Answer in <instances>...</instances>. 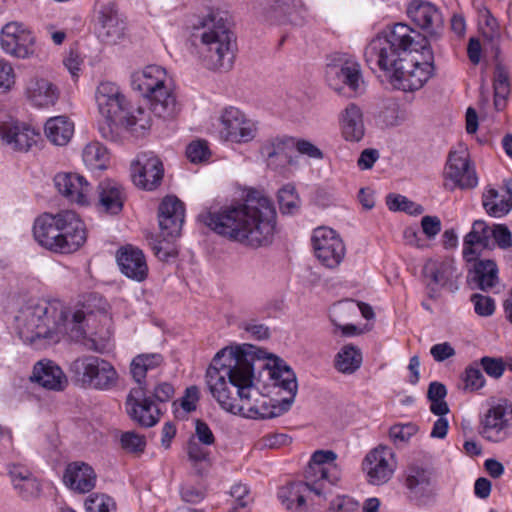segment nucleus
Masks as SVG:
<instances>
[{
  "mask_svg": "<svg viewBox=\"0 0 512 512\" xmlns=\"http://www.w3.org/2000/svg\"><path fill=\"white\" fill-rule=\"evenodd\" d=\"M254 355L242 347H225L213 357L205 374L206 385L219 406L249 419L279 416L292 404L297 393L295 374L287 365L276 362L269 370L273 385L287 392L281 407L262 395L253 385Z\"/></svg>",
  "mask_w": 512,
  "mask_h": 512,
  "instance_id": "obj_1",
  "label": "nucleus"
},
{
  "mask_svg": "<svg viewBox=\"0 0 512 512\" xmlns=\"http://www.w3.org/2000/svg\"><path fill=\"white\" fill-rule=\"evenodd\" d=\"M212 231L244 245L268 244L276 227V210L272 200L255 188L243 190L241 202H232L218 211L202 216Z\"/></svg>",
  "mask_w": 512,
  "mask_h": 512,
  "instance_id": "obj_2",
  "label": "nucleus"
},
{
  "mask_svg": "<svg viewBox=\"0 0 512 512\" xmlns=\"http://www.w3.org/2000/svg\"><path fill=\"white\" fill-rule=\"evenodd\" d=\"M336 459L337 455L332 450L315 451L304 470V481L290 482L278 489L277 497L281 504L292 512H306L311 493L325 496L328 488L340 480L341 471Z\"/></svg>",
  "mask_w": 512,
  "mask_h": 512,
  "instance_id": "obj_3",
  "label": "nucleus"
},
{
  "mask_svg": "<svg viewBox=\"0 0 512 512\" xmlns=\"http://www.w3.org/2000/svg\"><path fill=\"white\" fill-rule=\"evenodd\" d=\"M16 322L20 339L43 349L68 333L69 308L59 300L41 301L22 310Z\"/></svg>",
  "mask_w": 512,
  "mask_h": 512,
  "instance_id": "obj_4",
  "label": "nucleus"
},
{
  "mask_svg": "<svg viewBox=\"0 0 512 512\" xmlns=\"http://www.w3.org/2000/svg\"><path fill=\"white\" fill-rule=\"evenodd\" d=\"M32 231L40 246L61 254L77 251L87 238L84 222L75 212L69 210L39 215L34 221Z\"/></svg>",
  "mask_w": 512,
  "mask_h": 512,
  "instance_id": "obj_5",
  "label": "nucleus"
},
{
  "mask_svg": "<svg viewBox=\"0 0 512 512\" xmlns=\"http://www.w3.org/2000/svg\"><path fill=\"white\" fill-rule=\"evenodd\" d=\"M200 38V58L209 70H229L232 68L236 37L230 30L226 17L219 11L211 10L197 27Z\"/></svg>",
  "mask_w": 512,
  "mask_h": 512,
  "instance_id": "obj_6",
  "label": "nucleus"
},
{
  "mask_svg": "<svg viewBox=\"0 0 512 512\" xmlns=\"http://www.w3.org/2000/svg\"><path fill=\"white\" fill-rule=\"evenodd\" d=\"M423 37L405 23H397L371 40L366 47L368 62L375 63L389 78L410 50L420 46Z\"/></svg>",
  "mask_w": 512,
  "mask_h": 512,
  "instance_id": "obj_7",
  "label": "nucleus"
},
{
  "mask_svg": "<svg viewBox=\"0 0 512 512\" xmlns=\"http://www.w3.org/2000/svg\"><path fill=\"white\" fill-rule=\"evenodd\" d=\"M95 98L100 114L109 121L119 120L133 136H142L150 129V111L140 106L128 109L126 98L115 83L101 82Z\"/></svg>",
  "mask_w": 512,
  "mask_h": 512,
  "instance_id": "obj_8",
  "label": "nucleus"
},
{
  "mask_svg": "<svg viewBox=\"0 0 512 512\" xmlns=\"http://www.w3.org/2000/svg\"><path fill=\"white\" fill-rule=\"evenodd\" d=\"M168 80L166 69L159 65H148L131 75L133 90L147 98L153 113L161 118L172 117L176 109V98Z\"/></svg>",
  "mask_w": 512,
  "mask_h": 512,
  "instance_id": "obj_9",
  "label": "nucleus"
},
{
  "mask_svg": "<svg viewBox=\"0 0 512 512\" xmlns=\"http://www.w3.org/2000/svg\"><path fill=\"white\" fill-rule=\"evenodd\" d=\"M434 73L433 54L427 41L420 40V46L410 50L393 69L389 80L391 84L403 91H416L422 88Z\"/></svg>",
  "mask_w": 512,
  "mask_h": 512,
  "instance_id": "obj_10",
  "label": "nucleus"
},
{
  "mask_svg": "<svg viewBox=\"0 0 512 512\" xmlns=\"http://www.w3.org/2000/svg\"><path fill=\"white\" fill-rule=\"evenodd\" d=\"M70 372L75 381L84 388L108 391L117 385L118 373L107 360L94 356L83 355L70 365Z\"/></svg>",
  "mask_w": 512,
  "mask_h": 512,
  "instance_id": "obj_11",
  "label": "nucleus"
},
{
  "mask_svg": "<svg viewBox=\"0 0 512 512\" xmlns=\"http://www.w3.org/2000/svg\"><path fill=\"white\" fill-rule=\"evenodd\" d=\"M479 435L492 443H501L512 434V403L500 399L488 405L479 415Z\"/></svg>",
  "mask_w": 512,
  "mask_h": 512,
  "instance_id": "obj_12",
  "label": "nucleus"
},
{
  "mask_svg": "<svg viewBox=\"0 0 512 512\" xmlns=\"http://www.w3.org/2000/svg\"><path fill=\"white\" fill-rule=\"evenodd\" d=\"M443 186L449 191L473 189L478 185L475 166L466 147L449 152L443 169Z\"/></svg>",
  "mask_w": 512,
  "mask_h": 512,
  "instance_id": "obj_13",
  "label": "nucleus"
},
{
  "mask_svg": "<svg viewBox=\"0 0 512 512\" xmlns=\"http://www.w3.org/2000/svg\"><path fill=\"white\" fill-rule=\"evenodd\" d=\"M95 320L104 323L110 320L109 304L103 296L92 292L82 296L73 312L69 310L68 332L75 333L76 338H83L85 327H90Z\"/></svg>",
  "mask_w": 512,
  "mask_h": 512,
  "instance_id": "obj_14",
  "label": "nucleus"
},
{
  "mask_svg": "<svg viewBox=\"0 0 512 512\" xmlns=\"http://www.w3.org/2000/svg\"><path fill=\"white\" fill-rule=\"evenodd\" d=\"M398 467L397 458L392 449L378 445L371 449L361 463L366 481L373 486H382L394 476Z\"/></svg>",
  "mask_w": 512,
  "mask_h": 512,
  "instance_id": "obj_15",
  "label": "nucleus"
},
{
  "mask_svg": "<svg viewBox=\"0 0 512 512\" xmlns=\"http://www.w3.org/2000/svg\"><path fill=\"white\" fill-rule=\"evenodd\" d=\"M310 241L314 256L323 266L333 269L343 261L346 248L334 229L318 226L313 229Z\"/></svg>",
  "mask_w": 512,
  "mask_h": 512,
  "instance_id": "obj_16",
  "label": "nucleus"
},
{
  "mask_svg": "<svg viewBox=\"0 0 512 512\" xmlns=\"http://www.w3.org/2000/svg\"><path fill=\"white\" fill-rule=\"evenodd\" d=\"M219 121V135L224 141L242 144L252 141L256 136V122L234 106L225 107Z\"/></svg>",
  "mask_w": 512,
  "mask_h": 512,
  "instance_id": "obj_17",
  "label": "nucleus"
},
{
  "mask_svg": "<svg viewBox=\"0 0 512 512\" xmlns=\"http://www.w3.org/2000/svg\"><path fill=\"white\" fill-rule=\"evenodd\" d=\"M94 22L98 37L115 44L123 38L126 24L120 18L117 4L112 0H97L94 5Z\"/></svg>",
  "mask_w": 512,
  "mask_h": 512,
  "instance_id": "obj_18",
  "label": "nucleus"
},
{
  "mask_svg": "<svg viewBox=\"0 0 512 512\" xmlns=\"http://www.w3.org/2000/svg\"><path fill=\"white\" fill-rule=\"evenodd\" d=\"M0 46L6 54L25 59L34 53L35 36L25 24L11 21L1 29Z\"/></svg>",
  "mask_w": 512,
  "mask_h": 512,
  "instance_id": "obj_19",
  "label": "nucleus"
},
{
  "mask_svg": "<svg viewBox=\"0 0 512 512\" xmlns=\"http://www.w3.org/2000/svg\"><path fill=\"white\" fill-rule=\"evenodd\" d=\"M40 133L31 125L13 117L0 120V138L11 149L28 152L40 139Z\"/></svg>",
  "mask_w": 512,
  "mask_h": 512,
  "instance_id": "obj_20",
  "label": "nucleus"
},
{
  "mask_svg": "<svg viewBox=\"0 0 512 512\" xmlns=\"http://www.w3.org/2000/svg\"><path fill=\"white\" fill-rule=\"evenodd\" d=\"M162 161L154 154H139L131 164V178L134 185L142 190L153 191L163 180Z\"/></svg>",
  "mask_w": 512,
  "mask_h": 512,
  "instance_id": "obj_21",
  "label": "nucleus"
},
{
  "mask_svg": "<svg viewBox=\"0 0 512 512\" xmlns=\"http://www.w3.org/2000/svg\"><path fill=\"white\" fill-rule=\"evenodd\" d=\"M185 219L184 203L174 195L164 197L158 208L160 236L178 238Z\"/></svg>",
  "mask_w": 512,
  "mask_h": 512,
  "instance_id": "obj_22",
  "label": "nucleus"
},
{
  "mask_svg": "<svg viewBox=\"0 0 512 512\" xmlns=\"http://www.w3.org/2000/svg\"><path fill=\"white\" fill-rule=\"evenodd\" d=\"M126 405L131 418L143 427H152L160 420V409L145 395L142 386L130 391Z\"/></svg>",
  "mask_w": 512,
  "mask_h": 512,
  "instance_id": "obj_23",
  "label": "nucleus"
},
{
  "mask_svg": "<svg viewBox=\"0 0 512 512\" xmlns=\"http://www.w3.org/2000/svg\"><path fill=\"white\" fill-rule=\"evenodd\" d=\"M116 261L120 272L128 279L135 282L147 279L149 268L141 249L130 244L122 246L116 252Z\"/></svg>",
  "mask_w": 512,
  "mask_h": 512,
  "instance_id": "obj_24",
  "label": "nucleus"
},
{
  "mask_svg": "<svg viewBox=\"0 0 512 512\" xmlns=\"http://www.w3.org/2000/svg\"><path fill=\"white\" fill-rule=\"evenodd\" d=\"M406 13L409 19L430 35L438 33L443 26L442 13L436 5L425 0H412Z\"/></svg>",
  "mask_w": 512,
  "mask_h": 512,
  "instance_id": "obj_25",
  "label": "nucleus"
},
{
  "mask_svg": "<svg viewBox=\"0 0 512 512\" xmlns=\"http://www.w3.org/2000/svg\"><path fill=\"white\" fill-rule=\"evenodd\" d=\"M55 186L60 194L70 202L88 205L92 194V185L80 174L58 173L54 177Z\"/></svg>",
  "mask_w": 512,
  "mask_h": 512,
  "instance_id": "obj_26",
  "label": "nucleus"
},
{
  "mask_svg": "<svg viewBox=\"0 0 512 512\" xmlns=\"http://www.w3.org/2000/svg\"><path fill=\"white\" fill-rule=\"evenodd\" d=\"M326 81L339 95H346L344 89L352 91V66L347 54L337 52L328 57Z\"/></svg>",
  "mask_w": 512,
  "mask_h": 512,
  "instance_id": "obj_27",
  "label": "nucleus"
},
{
  "mask_svg": "<svg viewBox=\"0 0 512 512\" xmlns=\"http://www.w3.org/2000/svg\"><path fill=\"white\" fill-rule=\"evenodd\" d=\"M306 9L301 0H270L265 8V19L271 24H300Z\"/></svg>",
  "mask_w": 512,
  "mask_h": 512,
  "instance_id": "obj_28",
  "label": "nucleus"
},
{
  "mask_svg": "<svg viewBox=\"0 0 512 512\" xmlns=\"http://www.w3.org/2000/svg\"><path fill=\"white\" fill-rule=\"evenodd\" d=\"M96 481L94 469L85 462L74 461L65 468L63 482L74 492L88 493L95 488Z\"/></svg>",
  "mask_w": 512,
  "mask_h": 512,
  "instance_id": "obj_29",
  "label": "nucleus"
},
{
  "mask_svg": "<svg viewBox=\"0 0 512 512\" xmlns=\"http://www.w3.org/2000/svg\"><path fill=\"white\" fill-rule=\"evenodd\" d=\"M97 194L99 211L110 215H117L122 211L126 200V192L122 184L112 179H105L98 184Z\"/></svg>",
  "mask_w": 512,
  "mask_h": 512,
  "instance_id": "obj_30",
  "label": "nucleus"
},
{
  "mask_svg": "<svg viewBox=\"0 0 512 512\" xmlns=\"http://www.w3.org/2000/svg\"><path fill=\"white\" fill-rule=\"evenodd\" d=\"M31 380L47 390L63 391L68 380L63 370L52 360L43 359L33 367Z\"/></svg>",
  "mask_w": 512,
  "mask_h": 512,
  "instance_id": "obj_31",
  "label": "nucleus"
},
{
  "mask_svg": "<svg viewBox=\"0 0 512 512\" xmlns=\"http://www.w3.org/2000/svg\"><path fill=\"white\" fill-rule=\"evenodd\" d=\"M424 274L429 279L432 289L452 288L458 278L457 268L452 259L429 260L424 266Z\"/></svg>",
  "mask_w": 512,
  "mask_h": 512,
  "instance_id": "obj_32",
  "label": "nucleus"
},
{
  "mask_svg": "<svg viewBox=\"0 0 512 512\" xmlns=\"http://www.w3.org/2000/svg\"><path fill=\"white\" fill-rule=\"evenodd\" d=\"M7 470L14 488L23 498L33 497L40 490V482L32 470L23 463H11Z\"/></svg>",
  "mask_w": 512,
  "mask_h": 512,
  "instance_id": "obj_33",
  "label": "nucleus"
},
{
  "mask_svg": "<svg viewBox=\"0 0 512 512\" xmlns=\"http://www.w3.org/2000/svg\"><path fill=\"white\" fill-rule=\"evenodd\" d=\"M489 226L483 220L473 222L471 230L463 239L462 255L465 261H476L480 254V246H486Z\"/></svg>",
  "mask_w": 512,
  "mask_h": 512,
  "instance_id": "obj_34",
  "label": "nucleus"
},
{
  "mask_svg": "<svg viewBox=\"0 0 512 512\" xmlns=\"http://www.w3.org/2000/svg\"><path fill=\"white\" fill-rule=\"evenodd\" d=\"M26 94L31 103L37 107L54 105L58 99L56 86L46 79H31L28 82Z\"/></svg>",
  "mask_w": 512,
  "mask_h": 512,
  "instance_id": "obj_35",
  "label": "nucleus"
},
{
  "mask_svg": "<svg viewBox=\"0 0 512 512\" xmlns=\"http://www.w3.org/2000/svg\"><path fill=\"white\" fill-rule=\"evenodd\" d=\"M405 483L410 492L418 498L429 497L434 492L432 473L422 467H409Z\"/></svg>",
  "mask_w": 512,
  "mask_h": 512,
  "instance_id": "obj_36",
  "label": "nucleus"
},
{
  "mask_svg": "<svg viewBox=\"0 0 512 512\" xmlns=\"http://www.w3.org/2000/svg\"><path fill=\"white\" fill-rule=\"evenodd\" d=\"M482 204L491 217H504L512 209V192L510 190L499 192L489 188L483 193Z\"/></svg>",
  "mask_w": 512,
  "mask_h": 512,
  "instance_id": "obj_37",
  "label": "nucleus"
},
{
  "mask_svg": "<svg viewBox=\"0 0 512 512\" xmlns=\"http://www.w3.org/2000/svg\"><path fill=\"white\" fill-rule=\"evenodd\" d=\"M44 130L51 143L64 146L73 136L74 123L67 116H56L46 121Z\"/></svg>",
  "mask_w": 512,
  "mask_h": 512,
  "instance_id": "obj_38",
  "label": "nucleus"
},
{
  "mask_svg": "<svg viewBox=\"0 0 512 512\" xmlns=\"http://www.w3.org/2000/svg\"><path fill=\"white\" fill-rule=\"evenodd\" d=\"M330 320L334 325L333 333L344 337L352 336V305L349 300L334 303L329 312Z\"/></svg>",
  "mask_w": 512,
  "mask_h": 512,
  "instance_id": "obj_39",
  "label": "nucleus"
},
{
  "mask_svg": "<svg viewBox=\"0 0 512 512\" xmlns=\"http://www.w3.org/2000/svg\"><path fill=\"white\" fill-rule=\"evenodd\" d=\"M164 357L160 353H142L135 356L130 365V373L133 379L139 384H145L146 374L160 367Z\"/></svg>",
  "mask_w": 512,
  "mask_h": 512,
  "instance_id": "obj_40",
  "label": "nucleus"
},
{
  "mask_svg": "<svg viewBox=\"0 0 512 512\" xmlns=\"http://www.w3.org/2000/svg\"><path fill=\"white\" fill-rule=\"evenodd\" d=\"M82 159L85 166L91 171H102L107 169L110 162V154L107 148L100 142L88 143L82 152Z\"/></svg>",
  "mask_w": 512,
  "mask_h": 512,
  "instance_id": "obj_41",
  "label": "nucleus"
},
{
  "mask_svg": "<svg viewBox=\"0 0 512 512\" xmlns=\"http://www.w3.org/2000/svg\"><path fill=\"white\" fill-rule=\"evenodd\" d=\"M475 280L481 290L493 288L498 283V267L490 259L479 260L474 264Z\"/></svg>",
  "mask_w": 512,
  "mask_h": 512,
  "instance_id": "obj_42",
  "label": "nucleus"
},
{
  "mask_svg": "<svg viewBox=\"0 0 512 512\" xmlns=\"http://www.w3.org/2000/svg\"><path fill=\"white\" fill-rule=\"evenodd\" d=\"M509 92L510 83L508 72L502 67H497L494 78V106L497 111H501L505 108Z\"/></svg>",
  "mask_w": 512,
  "mask_h": 512,
  "instance_id": "obj_43",
  "label": "nucleus"
},
{
  "mask_svg": "<svg viewBox=\"0 0 512 512\" xmlns=\"http://www.w3.org/2000/svg\"><path fill=\"white\" fill-rule=\"evenodd\" d=\"M230 496L233 501L229 512H250L253 499L246 484H234L230 489Z\"/></svg>",
  "mask_w": 512,
  "mask_h": 512,
  "instance_id": "obj_44",
  "label": "nucleus"
},
{
  "mask_svg": "<svg viewBox=\"0 0 512 512\" xmlns=\"http://www.w3.org/2000/svg\"><path fill=\"white\" fill-rule=\"evenodd\" d=\"M279 209L282 214H295L300 207V199L293 185L287 184L279 189L278 194Z\"/></svg>",
  "mask_w": 512,
  "mask_h": 512,
  "instance_id": "obj_45",
  "label": "nucleus"
},
{
  "mask_svg": "<svg viewBox=\"0 0 512 512\" xmlns=\"http://www.w3.org/2000/svg\"><path fill=\"white\" fill-rule=\"evenodd\" d=\"M363 321L354 322V336L370 332L375 323L376 314L373 307L363 301H354Z\"/></svg>",
  "mask_w": 512,
  "mask_h": 512,
  "instance_id": "obj_46",
  "label": "nucleus"
},
{
  "mask_svg": "<svg viewBox=\"0 0 512 512\" xmlns=\"http://www.w3.org/2000/svg\"><path fill=\"white\" fill-rule=\"evenodd\" d=\"M86 512H116L115 500L104 493H92L85 500Z\"/></svg>",
  "mask_w": 512,
  "mask_h": 512,
  "instance_id": "obj_47",
  "label": "nucleus"
},
{
  "mask_svg": "<svg viewBox=\"0 0 512 512\" xmlns=\"http://www.w3.org/2000/svg\"><path fill=\"white\" fill-rule=\"evenodd\" d=\"M418 431L414 423L395 424L389 429L390 440L395 445L407 443Z\"/></svg>",
  "mask_w": 512,
  "mask_h": 512,
  "instance_id": "obj_48",
  "label": "nucleus"
},
{
  "mask_svg": "<svg viewBox=\"0 0 512 512\" xmlns=\"http://www.w3.org/2000/svg\"><path fill=\"white\" fill-rule=\"evenodd\" d=\"M479 24L484 37L490 41H493L499 37V24L487 8H483L480 11Z\"/></svg>",
  "mask_w": 512,
  "mask_h": 512,
  "instance_id": "obj_49",
  "label": "nucleus"
},
{
  "mask_svg": "<svg viewBox=\"0 0 512 512\" xmlns=\"http://www.w3.org/2000/svg\"><path fill=\"white\" fill-rule=\"evenodd\" d=\"M162 239H157L152 244L154 255L161 261H167L170 258L176 257L177 250L173 244L176 238L161 236Z\"/></svg>",
  "mask_w": 512,
  "mask_h": 512,
  "instance_id": "obj_50",
  "label": "nucleus"
},
{
  "mask_svg": "<svg viewBox=\"0 0 512 512\" xmlns=\"http://www.w3.org/2000/svg\"><path fill=\"white\" fill-rule=\"evenodd\" d=\"M210 150L205 140L192 141L186 148V157L192 163H202L208 160Z\"/></svg>",
  "mask_w": 512,
  "mask_h": 512,
  "instance_id": "obj_51",
  "label": "nucleus"
},
{
  "mask_svg": "<svg viewBox=\"0 0 512 512\" xmlns=\"http://www.w3.org/2000/svg\"><path fill=\"white\" fill-rule=\"evenodd\" d=\"M489 231L498 248L507 250L512 247V233L507 225L493 224Z\"/></svg>",
  "mask_w": 512,
  "mask_h": 512,
  "instance_id": "obj_52",
  "label": "nucleus"
},
{
  "mask_svg": "<svg viewBox=\"0 0 512 512\" xmlns=\"http://www.w3.org/2000/svg\"><path fill=\"white\" fill-rule=\"evenodd\" d=\"M120 443L124 450L132 453L143 452L146 446L143 436L130 431L121 435Z\"/></svg>",
  "mask_w": 512,
  "mask_h": 512,
  "instance_id": "obj_53",
  "label": "nucleus"
},
{
  "mask_svg": "<svg viewBox=\"0 0 512 512\" xmlns=\"http://www.w3.org/2000/svg\"><path fill=\"white\" fill-rule=\"evenodd\" d=\"M463 382L466 390L476 391L484 386L485 378L479 368L470 366L463 374Z\"/></svg>",
  "mask_w": 512,
  "mask_h": 512,
  "instance_id": "obj_54",
  "label": "nucleus"
},
{
  "mask_svg": "<svg viewBox=\"0 0 512 512\" xmlns=\"http://www.w3.org/2000/svg\"><path fill=\"white\" fill-rule=\"evenodd\" d=\"M471 302L474 304L475 312L480 316H490L494 313L495 302L489 296L474 294L471 296Z\"/></svg>",
  "mask_w": 512,
  "mask_h": 512,
  "instance_id": "obj_55",
  "label": "nucleus"
},
{
  "mask_svg": "<svg viewBox=\"0 0 512 512\" xmlns=\"http://www.w3.org/2000/svg\"><path fill=\"white\" fill-rule=\"evenodd\" d=\"M334 365L339 372H352V344L344 345L343 348L336 354Z\"/></svg>",
  "mask_w": 512,
  "mask_h": 512,
  "instance_id": "obj_56",
  "label": "nucleus"
},
{
  "mask_svg": "<svg viewBox=\"0 0 512 512\" xmlns=\"http://www.w3.org/2000/svg\"><path fill=\"white\" fill-rule=\"evenodd\" d=\"M84 59L77 49L70 48L67 55L63 59V64L70 72L74 79L79 77L81 66L83 65Z\"/></svg>",
  "mask_w": 512,
  "mask_h": 512,
  "instance_id": "obj_57",
  "label": "nucleus"
},
{
  "mask_svg": "<svg viewBox=\"0 0 512 512\" xmlns=\"http://www.w3.org/2000/svg\"><path fill=\"white\" fill-rule=\"evenodd\" d=\"M481 365L487 375L493 378H500L505 370V360L485 356L481 358Z\"/></svg>",
  "mask_w": 512,
  "mask_h": 512,
  "instance_id": "obj_58",
  "label": "nucleus"
},
{
  "mask_svg": "<svg viewBox=\"0 0 512 512\" xmlns=\"http://www.w3.org/2000/svg\"><path fill=\"white\" fill-rule=\"evenodd\" d=\"M15 83L12 65L6 60H0V91L7 92Z\"/></svg>",
  "mask_w": 512,
  "mask_h": 512,
  "instance_id": "obj_59",
  "label": "nucleus"
},
{
  "mask_svg": "<svg viewBox=\"0 0 512 512\" xmlns=\"http://www.w3.org/2000/svg\"><path fill=\"white\" fill-rule=\"evenodd\" d=\"M199 398L200 392L197 386L193 385L187 387L183 397L181 398L180 405L184 411L188 413L193 412L197 408Z\"/></svg>",
  "mask_w": 512,
  "mask_h": 512,
  "instance_id": "obj_60",
  "label": "nucleus"
},
{
  "mask_svg": "<svg viewBox=\"0 0 512 512\" xmlns=\"http://www.w3.org/2000/svg\"><path fill=\"white\" fill-rule=\"evenodd\" d=\"M430 354L436 362H443L455 356L454 347L449 342H442L430 348Z\"/></svg>",
  "mask_w": 512,
  "mask_h": 512,
  "instance_id": "obj_61",
  "label": "nucleus"
},
{
  "mask_svg": "<svg viewBox=\"0 0 512 512\" xmlns=\"http://www.w3.org/2000/svg\"><path fill=\"white\" fill-rule=\"evenodd\" d=\"M295 149L298 153L313 159H323L324 157L323 152L317 146L305 139H297Z\"/></svg>",
  "mask_w": 512,
  "mask_h": 512,
  "instance_id": "obj_62",
  "label": "nucleus"
},
{
  "mask_svg": "<svg viewBox=\"0 0 512 512\" xmlns=\"http://www.w3.org/2000/svg\"><path fill=\"white\" fill-rule=\"evenodd\" d=\"M421 228L427 238H435L441 231V221L437 216H424L421 219Z\"/></svg>",
  "mask_w": 512,
  "mask_h": 512,
  "instance_id": "obj_63",
  "label": "nucleus"
},
{
  "mask_svg": "<svg viewBox=\"0 0 512 512\" xmlns=\"http://www.w3.org/2000/svg\"><path fill=\"white\" fill-rule=\"evenodd\" d=\"M183 501L188 503H199L205 497V491L194 485H183L180 490Z\"/></svg>",
  "mask_w": 512,
  "mask_h": 512,
  "instance_id": "obj_64",
  "label": "nucleus"
}]
</instances>
